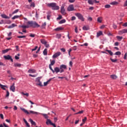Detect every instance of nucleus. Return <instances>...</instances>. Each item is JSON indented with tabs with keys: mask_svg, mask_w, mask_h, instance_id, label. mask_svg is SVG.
Wrapping results in <instances>:
<instances>
[{
	"mask_svg": "<svg viewBox=\"0 0 127 127\" xmlns=\"http://www.w3.org/2000/svg\"><path fill=\"white\" fill-rule=\"evenodd\" d=\"M66 22V20L65 19H63L62 20H61L60 22H59V24H62V23H65Z\"/></svg>",
	"mask_w": 127,
	"mask_h": 127,
	"instance_id": "obj_31",
	"label": "nucleus"
},
{
	"mask_svg": "<svg viewBox=\"0 0 127 127\" xmlns=\"http://www.w3.org/2000/svg\"><path fill=\"white\" fill-rule=\"evenodd\" d=\"M106 51H107L110 54V55H111V56L113 54V52H112V51H110L109 50H106Z\"/></svg>",
	"mask_w": 127,
	"mask_h": 127,
	"instance_id": "obj_32",
	"label": "nucleus"
},
{
	"mask_svg": "<svg viewBox=\"0 0 127 127\" xmlns=\"http://www.w3.org/2000/svg\"><path fill=\"white\" fill-rule=\"evenodd\" d=\"M111 79H113L114 80L117 79V78H118V76H117V75L113 74V75H111L110 76Z\"/></svg>",
	"mask_w": 127,
	"mask_h": 127,
	"instance_id": "obj_23",
	"label": "nucleus"
},
{
	"mask_svg": "<svg viewBox=\"0 0 127 127\" xmlns=\"http://www.w3.org/2000/svg\"><path fill=\"white\" fill-rule=\"evenodd\" d=\"M17 26V25L14 24V23H13L11 25H9L8 26L7 28H9V29H11V28H13V27H15Z\"/></svg>",
	"mask_w": 127,
	"mask_h": 127,
	"instance_id": "obj_14",
	"label": "nucleus"
},
{
	"mask_svg": "<svg viewBox=\"0 0 127 127\" xmlns=\"http://www.w3.org/2000/svg\"><path fill=\"white\" fill-rule=\"evenodd\" d=\"M37 85H38L39 86H40L41 87H42V86H43L42 85V83L41 82V81L39 82V83H37Z\"/></svg>",
	"mask_w": 127,
	"mask_h": 127,
	"instance_id": "obj_50",
	"label": "nucleus"
},
{
	"mask_svg": "<svg viewBox=\"0 0 127 127\" xmlns=\"http://www.w3.org/2000/svg\"><path fill=\"white\" fill-rule=\"evenodd\" d=\"M103 21V17H99L97 18V21L98 22H99V23H102V21Z\"/></svg>",
	"mask_w": 127,
	"mask_h": 127,
	"instance_id": "obj_20",
	"label": "nucleus"
},
{
	"mask_svg": "<svg viewBox=\"0 0 127 127\" xmlns=\"http://www.w3.org/2000/svg\"><path fill=\"white\" fill-rule=\"evenodd\" d=\"M27 23L29 25V27H33L34 28H35V27H40V25L35 21H29Z\"/></svg>",
	"mask_w": 127,
	"mask_h": 127,
	"instance_id": "obj_1",
	"label": "nucleus"
},
{
	"mask_svg": "<svg viewBox=\"0 0 127 127\" xmlns=\"http://www.w3.org/2000/svg\"><path fill=\"white\" fill-rule=\"evenodd\" d=\"M30 114H36V115H37V114H38V112L33 111H30Z\"/></svg>",
	"mask_w": 127,
	"mask_h": 127,
	"instance_id": "obj_47",
	"label": "nucleus"
},
{
	"mask_svg": "<svg viewBox=\"0 0 127 127\" xmlns=\"http://www.w3.org/2000/svg\"><path fill=\"white\" fill-rule=\"evenodd\" d=\"M29 122H30V123L31 124L32 127V126H34V127H35L36 126V123H35V122L33 121V120H32V119H29Z\"/></svg>",
	"mask_w": 127,
	"mask_h": 127,
	"instance_id": "obj_13",
	"label": "nucleus"
},
{
	"mask_svg": "<svg viewBox=\"0 0 127 127\" xmlns=\"http://www.w3.org/2000/svg\"><path fill=\"white\" fill-rule=\"evenodd\" d=\"M87 20H88V21H92V20H93V18L91 17H89L87 18Z\"/></svg>",
	"mask_w": 127,
	"mask_h": 127,
	"instance_id": "obj_54",
	"label": "nucleus"
},
{
	"mask_svg": "<svg viewBox=\"0 0 127 127\" xmlns=\"http://www.w3.org/2000/svg\"><path fill=\"white\" fill-rule=\"evenodd\" d=\"M0 117L2 120H3V115L2 114H0Z\"/></svg>",
	"mask_w": 127,
	"mask_h": 127,
	"instance_id": "obj_62",
	"label": "nucleus"
},
{
	"mask_svg": "<svg viewBox=\"0 0 127 127\" xmlns=\"http://www.w3.org/2000/svg\"><path fill=\"white\" fill-rule=\"evenodd\" d=\"M111 4H112L113 5H117V4H119V2L117 1H113L111 3Z\"/></svg>",
	"mask_w": 127,
	"mask_h": 127,
	"instance_id": "obj_33",
	"label": "nucleus"
},
{
	"mask_svg": "<svg viewBox=\"0 0 127 127\" xmlns=\"http://www.w3.org/2000/svg\"><path fill=\"white\" fill-rule=\"evenodd\" d=\"M26 36H18L17 38H25Z\"/></svg>",
	"mask_w": 127,
	"mask_h": 127,
	"instance_id": "obj_44",
	"label": "nucleus"
},
{
	"mask_svg": "<svg viewBox=\"0 0 127 127\" xmlns=\"http://www.w3.org/2000/svg\"><path fill=\"white\" fill-rule=\"evenodd\" d=\"M56 4V3H51L48 4V6L52 7V9L54 10H58V9H59V6H58Z\"/></svg>",
	"mask_w": 127,
	"mask_h": 127,
	"instance_id": "obj_2",
	"label": "nucleus"
},
{
	"mask_svg": "<svg viewBox=\"0 0 127 127\" xmlns=\"http://www.w3.org/2000/svg\"><path fill=\"white\" fill-rule=\"evenodd\" d=\"M113 28H114V29H117V28L118 27V26L116 24H113Z\"/></svg>",
	"mask_w": 127,
	"mask_h": 127,
	"instance_id": "obj_55",
	"label": "nucleus"
},
{
	"mask_svg": "<svg viewBox=\"0 0 127 127\" xmlns=\"http://www.w3.org/2000/svg\"><path fill=\"white\" fill-rule=\"evenodd\" d=\"M9 96V92H8V90H7L6 97H8Z\"/></svg>",
	"mask_w": 127,
	"mask_h": 127,
	"instance_id": "obj_60",
	"label": "nucleus"
},
{
	"mask_svg": "<svg viewBox=\"0 0 127 127\" xmlns=\"http://www.w3.org/2000/svg\"><path fill=\"white\" fill-rule=\"evenodd\" d=\"M51 125V126H53L54 127H56V125H55V124L51 122V120H50V119H47V122H46V125H47L48 126V125Z\"/></svg>",
	"mask_w": 127,
	"mask_h": 127,
	"instance_id": "obj_6",
	"label": "nucleus"
},
{
	"mask_svg": "<svg viewBox=\"0 0 127 127\" xmlns=\"http://www.w3.org/2000/svg\"><path fill=\"white\" fill-rule=\"evenodd\" d=\"M67 10L68 11H73L74 10V6L73 5H69L67 8Z\"/></svg>",
	"mask_w": 127,
	"mask_h": 127,
	"instance_id": "obj_11",
	"label": "nucleus"
},
{
	"mask_svg": "<svg viewBox=\"0 0 127 127\" xmlns=\"http://www.w3.org/2000/svg\"><path fill=\"white\" fill-rule=\"evenodd\" d=\"M9 51V50H7L6 49V50H4L2 51V53H3L4 54V53H7V52H8Z\"/></svg>",
	"mask_w": 127,
	"mask_h": 127,
	"instance_id": "obj_42",
	"label": "nucleus"
},
{
	"mask_svg": "<svg viewBox=\"0 0 127 127\" xmlns=\"http://www.w3.org/2000/svg\"><path fill=\"white\" fill-rule=\"evenodd\" d=\"M31 7H35V3L34 2H31L30 4Z\"/></svg>",
	"mask_w": 127,
	"mask_h": 127,
	"instance_id": "obj_41",
	"label": "nucleus"
},
{
	"mask_svg": "<svg viewBox=\"0 0 127 127\" xmlns=\"http://www.w3.org/2000/svg\"><path fill=\"white\" fill-rule=\"evenodd\" d=\"M42 115L43 116V117H44L45 119L48 118V115H47V114H43Z\"/></svg>",
	"mask_w": 127,
	"mask_h": 127,
	"instance_id": "obj_48",
	"label": "nucleus"
},
{
	"mask_svg": "<svg viewBox=\"0 0 127 127\" xmlns=\"http://www.w3.org/2000/svg\"><path fill=\"white\" fill-rule=\"evenodd\" d=\"M122 54V53H121V52L120 51H118V52H117L115 53L114 55H117V56H119V55H121Z\"/></svg>",
	"mask_w": 127,
	"mask_h": 127,
	"instance_id": "obj_36",
	"label": "nucleus"
},
{
	"mask_svg": "<svg viewBox=\"0 0 127 127\" xmlns=\"http://www.w3.org/2000/svg\"><path fill=\"white\" fill-rule=\"evenodd\" d=\"M14 83H13L12 85H11L10 87V91L12 92H15V86H14Z\"/></svg>",
	"mask_w": 127,
	"mask_h": 127,
	"instance_id": "obj_12",
	"label": "nucleus"
},
{
	"mask_svg": "<svg viewBox=\"0 0 127 127\" xmlns=\"http://www.w3.org/2000/svg\"><path fill=\"white\" fill-rule=\"evenodd\" d=\"M53 78H50L49 79L47 82H45L44 83V86H46L48 84H49V82H51V80H52Z\"/></svg>",
	"mask_w": 127,
	"mask_h": 127,
	"instance_id": "obj_17",
	"label": "nucleus"
},
{
	"mask_svg": "<svg viewBox=\"0 0 127 127\" xmlns=\"http://www.w3.org/2000/svg\"><path fill=\"white\" fill-rule=\"evenodd\" d=\"M30 37H35V34H30Z\"/></svg>",
	"mask_w": 127,
	"mask_h": 127,
	"instance_id": "obj_61",
	"label": "nucleus"
},
{
	"mask_svg": "<svg viewBox=\"0 0 127 127\" xmlns=\"http://www.w3.org/2000/svg\"><path fill=\"white\" fill-rule=\"evenodd\" d=\"M105 8H110L111 7V5L110 4H106L105 5Z\"/></svg>",
	"mask_w": 127,
	"mask_h": 127,
	"instance_id": "obj_46",
	"label": "nucleus"
},
{
	"mask_svg": "<svg viewBox=\"0 0 127 127\" xmlns=\"http://www.w3.org/2000/svg\"><path fill=\"white\" fill-rule=\"evenodd\" d=\"M101 35H103V32L101 31H100L99 32L97 33V37H99V36H101Z\"/></svg>",
	"mask_w": 127,
	"mask_h": 127,
	"instance_id": "obj_21",
	"label": "nucleus"
},
{
	"mask_svg": "<svg viewBox=\"0 0 127 127\" xmlns=\"http://www.w3.org/2000/svg\"><path fill=\"white\" fill-rule=\"evenodd\" d=\"M67 69V66L65 64H62L60 66V69L61 70V73H63L64 70Z\"/></svg>",
	"mask_w": 127,
	"mask_h": 127,
	"instance_id": "obj_4",
	"label": "nucleus"
},
{
	"mask_svg": "<svg viewBox=\"0 0 127 127\" xmlns=\"http://www.w3.org/2000/svg\"><path fill=\"white\" fill-rule=\"evenodd\" d=\"M19 9H17L16 10H15L13 12H12V14H14V13H17V12H18L19 11Z\"/></svg>",
	"mask_w": 127,
	"mask_h": 127,
	"instance_id": "obj_43",
	"label": "nucleus"
},
{
	"mask_svg": "<svg viewBox=\"0 0 127 127\" xmlns=\"http://www.w3.org/2000/svg\"><path fill=\"white\" fill-rule=\"evenodd\" d=\"M3 58L5 59V60H10L11 62H13V60L10 55L4 56Z\"/></svg>",
	"mask_w": 127,
	"mask_h": 127,
	"instance_id": "obj_5",
	"label": "nucleus"
},
{
	"mask_svg": "<svg viewBox=\"0 0 127 127\" xmlns=\"http://www.w3.org/2000/svg\"><path fill=\"white\" fill-rule=\"evenodd\" d=\"M57 19H58L59 20H60V19H62V15H59Z\"/></svg>",
	"mask_w": 127,
	"mask_h": 127,
	"instance_id": "obj_56",
	"label": "nucleus"
},
{
	"mask_svg": "<svg viewBox=\"0 0 127 127\" xmlns=\"http://www.w3.org/2000/svg\"><path fill=\"white\" fill-rule=\"evenodd\" d=\"M45 26H46V22H44V23L42 25V28H45Z\"/></svg>",
	"mask_w": 127,
	"mask_h": 127,
	"instance_id": "obj_49",
	"label": "nucleus"
},
{
	"mask_svg": "<svg viewBox=\"0 0 127 127\" xmlns=\"http://www.w3.org/2000/svg\"><path fill=\"white\" fill-rule=\"evenodd\" d=\"M64 6H65L64 5H62L61 8V12L63 14V15H65V14H66V11H65V8H64Z\"/></svg>",
	"mask_w": 127,
	"mask_h": 127,
	"instance_id": "obj_7",
	"label": "nucleus"
},
{
	"mask_svg": "<svg viewBox=\"0 0 127 127\" xmlns=\"http://www.w3.org/2000/svg\"><path fill=\"white\" fill-rule=\"evenodd\" d=\"M22 95H24V96H26V97H28L29 96V94L28 93H24L23 92H22Z\"/></svg>",
	"mask_w": 127,
	"mask_h": 127,
	"instance_id": "obj_53",
	"label": "nucleus"
},
{
	"mask_svg": "<svg viewBox=\"0 0 127 127\" xmlns=\"http://www.w3.org/2000/svg\"><path fill=\"white\" fill-rule=\"evenodd\" d=\"M19 27H21V28H24V29H25V28H29V25L27 24V25H19Z\"/></svg>",
	"mask_w": 127,
	"mask_h": 127,
	"instance_id": "obj_15",
	"label": "nucleus"
},
{
	"mask_svg": "<svg viewBox=\"0 0 127 127\" xmlns=\"http://www.w3.org/2000/svg\"><path fill=\"white\" fill-rule=\"evenodd\" d=\"M23 121L25 123L27 127H30V125H29V124H28V122H27L25 119H23Z\"/></svg>",
	"mask_w": 127,
	"mask_h": 127,
	"instance_id": "obj_19",
	"label": "nucleus"
},
{
	"mask_svg": "<svg viewBox=\"0 0 127 127\" xmlns=\"http://www.w3.org/2000/svg\"><path fill=\"white\" fill-rule=\"evenodd\" d=\"M20 110H21V111L24 112V113H25V114H27V115H29V112H28V111L26 110L25 109L21 108Z\"/></svg>",
	"mask_w": 127,
	"mask_h": 127,
	"instance_id": "obj_16",
	"label": "nucleus"
},
{
	"mask_svg": "<svg viewBox=\"0 0 127 127\" xmlns=\"http://www.w3.org/2000/svg\"><path fill=\"white\" fill-rule=\"evenodd\" d=\"M41 43L42 44H44V45H45V44L47 43V42H46V41H45V40H44V39H41Z\"/></svg>",
	"mask_w": 127,
	"mask_h": 127,
	"instance_id": "obj_26",
	"label": "nucleus"
},
{
	"mask_svg": "<svg viewBox=\"0 0 127 127\" xmlns=\"http://www.w3.org/2000/svg\"><path fill=\"white\" fill-rule=\"evenodd\" d=\"M51 17V15H48L47 16V18L48 19V20H50V17Z\"/></svg>",
	"mask_w": 127,
	"mask_h": 127,
	"instance_id": "obj_57",
	"label": "nucleus"
},
{
	"mask_svg": "<svg viewBox=\"0 0 127 127\" xmlns=\"http://www.w3.org/2000/svg\"><path fill=\"white\" fill-rule=\"evenodd\" d=\"M55 64V60H53L51 62V64H50V65H51V66H53V65H54Z\"/></svg>",
	"mask_w": 127,
	"mask_h": 127,
	"instance_id": "obj_37",
	"label": "nucleus"
},
{
	"mask_svg": "<svg viewBox=\"0 0 127 127\" xmlns=\"http://www.w3.org/2000/svg\"><path fill=\"white\" fill-rule=\"evenodd\" d=\"M1 17H2V18H5L6 19H9L10 17L7 16L6 15L3 14L1 15Z\"/></svg>",
	"mask_w": 127,
	"mask_h": 127,
	"instance_id": "obj_18",
	"label": "nucleus"
},
{
	"mask_svg": "<svg viewBox=\"0 0 127 127\" xmlns=\"http://www.w3.org/2000/svg\"><path fill=\"white\" fill-rule=\"evenodd\" d=\"M123 26H125V27H127V22H126L123 24Z\"/></svg>",
	"mask_w": 127,
	"mask_h": 127,
	"instance_id": "obj_64",
	"label": "nucleus"
},
{
	"mask_svg": "<svg viewBox=\"0 0 127 127\" xmlns=\"http://www.w3.org/2000/svg\"><path fill=\"white\" fill-rule=\"evenodd\" d=\"M56 38H58V39H60V38H61V34H57Z\"/></svg>",
	"mask_w": 127,
	"mask_h": 127,
	"instance_id": "obj_38",
	"label": "nucleus"
},
{
	"mask_svg": "<svg viewBox=\"0 0 127 127\" xmlns=\"http://www.w3.org/2000/svg\"><path fill=\"white\" fill-rule=\"evenodd\" d=\"M83 113H84V111L82 110L81 111H79V112L75 113V115H79V114H83Z\"/></svg>",
	"mask_w": 127,
	"mask_h": 127,
	"instance_id": "obj_40",
	"label": "nucleus"
},
{
	"mask_svg": "<svg viewBox=\"0 0 127 127\" xmlns=\"http://www.w3.org/2000/svg\"><path fill=\"white\" fill-rule=\"evenodd\" d=\"M60 55H61V53L60 52H57L53 56V58H57Z\"/></svg>",
	"mask_w": 127,
	"mask_h": 127,
	"instance_id": "obj_10",
	"label": "nucleus"
},
{
	"mask_svg": "<svg viewBox=\"0 0 127 127\" xmlns=\"http://www.w3.org/2000/svg\"><path fill=\"white\" fill-rule=\"evenodd\" d=\"M37 48H38V47L36 46L35 48L32 49V51H35V50H36Z\"/></svg>",
	"mask_w": 127,
	"mask_h": 127,
	"instance_id": "obj_59",
	"label": "nucleus"
},
{
	"mask_svg": "<svg viewBox=\"0 0 127 127\" xmlns=\"http://www.w3.org/2000/svg\"><path fill=\"white\" fill-rule=\"evenodd\" d=\"M124 6H127V0L125 1L124 3Z\"/></svg>",
	"mask_w": 127,
	"mask_h": 127,
	"instance_id": "obj_63",
	"label": "nucleus"
},
{
	"mask_svg": "<svg viewBox=\"0 0 127 127\" xmlns=\"http://www.w3.org/2000/svg\"><path fill=\"white\" fill-rule=\"evenodd\" d=\"M21 16V15H15L12 18V19H16V18H19V17H20Z\"/></svg>",
	"mask_w": 127,
	"mask_h": 127,
	"instance_id": "obj_29",
	"label": "nucleus"
},
{
	"mask_svg": "<svg viewBox=\"0 0 127 127\" xmlns=\"http://www.w3.org/2000/svg\"><path fill=\"white\" fill-rule=\"evenodd\" d=\"M110 59H111L112 62H113V63H115L118 61L117 59H113L112 58H111Z\"/></svg>",
	"mask_w": 127,
	"mask_h": 127,
	"instance_id": "obj_39",
	"label": "nucleus"
},
{
	"mask_svg": "<svg viewBox=\"0 0 127 127\" xmlns=\"http://www.w3.org/2000/svg\"><path fill=\"white\" fill-rule=\"evenodd\" d=\"M116 38H117L118 40H119V41H121L122 39H123V37H121L120 36H117L116 37Z\"/></svg>",
	"mask_w": 127,
	"mask_h": 127,
	"instance_id": "obj_30",
	"label": "nucleus"
},
{
	"mask_svg": "<svg viewBox=\"0 0 127 127\" xmlns=\"http://www.w3.org/2000/svg\"><path fill=\"white\" fill-rule=\"evenodd\" d=\"M55 31H60L61 30H63V28L62 27H58L55 29Z\"/></svg>",
	"mask_w": 127,
	"mask_h": 127,
	"instance_id": "obj_22",
	"label": "nucleus"
},
{
	"mask_svg": "<svg viewBox=\"0 0 127 127\" xmlns=\"http://www.w3.org/2000/svg\"><path fill=\"white\" fill-rule=\"evenodd\" d=\"M29 73H35V72H36V70H35V69H30L28 70Z\"/></svg>",
	"mask_w": 127,
	"mask_h": 127,
	"instance_id": "obj_25",
	"label": "nucleus"
},
{
	"mask_svg": "<svg viewBox=\"0 0 127 127\" xmlns=\"http://www.w3.org/2000/svg\"><path fill=\"white\" fill-rule=\"evenodd\" d=\"M71 20L72 21H74V20H76V17H75V16H72V17H71Z\"/></svg>",
	"mask_w": 127,
	"mask_h": 127,
	"instance_id": "obj_52",
	"label": "nucleus"
},
{
	"mask_svg": "<svg viewBox=\"0 0 127 127\" xmlns=\"http://www.w3.org/2000/svg\"><path fill=\"white\" fill-rule=\"evenodd\" d=\"M83 30H89L90 28H89V26H84L83 27Z\"/></svg>",
	"mask_w": 127,
	"mask_h": 127,
	"instance_id": "obj_24",
	"label": "nucleus"
},
{
	"mask_svg": "<svg viewBox=\"0 0 127 127\" xmlns=\"http://www.w3.org/2000/svg\"><path fill=\"white\" fill-rule=\"evenodd\" d=\"M44 55H47V49H45L43 51Z\"/></svg>",
	"mask_w": 127,
	"mask_h": 127,
	"instance_id": "obj_35",
	"label": "nucleus"
},
{
	"mask_svg": "<svg viewBox=\"0 0 127 127\" xmlns=\"http://www.w3.org/2000/svg\"><path fill=\"white\" fill-rule=\"evenodd\" d=\"M88 3H89V4H91V5H93V4H94V1L92 0H88Z\"/></svg>",
	"mask_w": 127,
	"mask_h": 127,
	"instance_id": "obj_27",
	"label": "nucleus"
},
{
	"mask_svg": "<svg viewBox=\"0 0 127 127\" xmlns=\"http://www.w3.org/2000/svg\"><path fill=\"white\" fill-rule=\"evenodd\" d=\"M86 121H87V117H84V119H82V123L85 124V123H86Z\"/></svg>",
	"mask_w": 127,
	"mask_h": 127,
	"instance_id": "obj_45",
	"label": "nucleus"
},
{
	"mask_svg": "<svg viewBox=\"0 0 127 127\" xmlns=\"http://www.w3.org/2000/svg\"><path fill=\"white\" fill-rule=\"evenodd\" d=\"M75 16H77L78 19H80V20H81V21H85V19L84 18V17L83 16V15H82V14L80 13H75Z\"/></svg>",
	"mask_w": 127,
	"mask_h": 127,
	"instance_id": "obj_3",
	"label": "nucleus"
},
{
	"mask_svg": "<svg viewBox=\"0 0 127 127\" xmlns=\"http://www.w3.org/2000/svg\"><path fill=\"white\" fill-rule=\"evenodd\" d=\"M124 33H127V29H124L119 31V34L122 35Z\"/></svg>",
	"mask_w": 127,
	"mask_h": 127,
	"instance_id": "obj_9",
	"label": "nucleus"
},
{
	"mask_svg": "<svg viewBox=\"0 0 127 127\" xmlns=\"http://www.w3.org/2000/svg\"><path fill=\"white\" fill-rule=\"evenodd\" d=\"M49 68H50V70H51V71H52L53 73H54V70L53 69V68H52V67L51 66V65L50 64H49Z\"/></svg>",
	"mask_w": 127,
	"mask_h": 127,
	"instance_id": "obj_51",
	"label": "nucleus"
},
{
	"mask_svg": "<svg viewBox=\"0 0 127 127\" xmlns=\"http://www.w3.org/2000/svg\"><path fill=\"white\" fill-rule=\"evenodd\" d=\"M36 82L38 83H39V82H40V78H39V77H38L36 80Z\"/></svg>",
	"mask_w": 127,
	"mask_h": 127,
	"instance_id": "obj_58",
	"label": "nucleus"
},
{
	"mask_svg": "<svg viewBox=\"0 0 127 127\" xmlns=\"http://www.w3.org/2000/svg\"><path fill=\"white\" fill-rule=\"evenodd\" d=\"M0 87L1 89H2L3 90H5V88L4 87H6V86L5 85H2V84H1L0 83Z\"/></svg>",
	"mask_w": 127,
	"mask_h": 127,
	"instance_id": "obj_34",
	"label": "nucleus"
},
{
	"mask_svg": "<svg viewBox=\"0 0 127 127\" xmlns=\"http://www.w3.org/2000/svg\"><path fill=\"white\" fill-rule=\"evenodd\" d=\"M14 66H15V67H20V66H21V64L16 63L14 64Z\"/></svg>",
	"mask_w": 127,
	"mask_h": 127,
	"instance_id": "obj_28",
	"label": "nucleus"
},
{
	"mask_svg": "<svg viewBox=\"0 0 127 127\" xmlns=\"http://www.w3.org/2000/svg\"><path fill=\"white\" fill-rule=\"evenodd\" d=\"M54 73H56V74H58V73H59V72H60L61 73V70L60 69V68L58 67H56L54 68Z\"/></svg>",
	"mask_w": 127,
	"mask_h": 127,
	"instance_id": "obj_8",
	"label": "nucleus"
}]
</instances>
